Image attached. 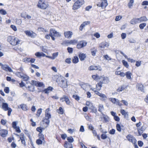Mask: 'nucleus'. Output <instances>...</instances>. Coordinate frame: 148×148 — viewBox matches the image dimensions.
I'll use <instances>...</instances> for the list:
<instances>
[{"instance_id": "obj_51", "label": "nucleus", "mask_w": 148, "mask_h": 148, "mask_svg": "<svg viewBox=\"0 0 148 148\" xmlns=\"http://www.w3.org/2000/svg\"><path fill=\"white\" fill-rule=\"evenodd\" d=\"M103 105L101 104L99 105L98 111L102 113V109H103Z\"/></svg>"}, {"instance_id": "obj_20", "label": "nucleus", "mask_w": 148, "mask_h": 148, "mask_svg": "<svg viewBox=\"0 0 148 148\" xmlns=\"http://www.w3.org/2000/svg\"><path fill=\"white\" fill-rule=\"evenodd\" d=\"M120 112L122 115L124 116L125 118H126L128 116V112H125L124 110L121 109L120 111Z\"/></svg>"}, {"instance_id": "obj_44", "label": "nucleus", "mask_w": 148, "mask_h": 148, "mask_svg": "<svg viewBox=\"0 0 148 148\" xmlns=\"http://www.w3.org/2000/svg\"><path fill=\"white\" fill-rule=\"evenodd\" d=\"M45 118L50 119L51 118V114L49 112H47V113H46L45 114Z\"/></svg>"}, {"instance_id": "obj_61", "label": "nucleus", "mask_w": 148, "mask_h": 148, "mask_svg": "<svg viewBox=\"0 0 148 148\" xmlns=\"http://www.w3.org/2000/svg\"><path fill=\"white\" fill-rule=\"evenodd\" d=\"M10 27L14 31H16L17 30L16 27L13 25H11L10 26Z\"/></svg>"}, {"instance_id": "obj_13", "label": "nucleus", "mask_w": 148, "mask_h": 148, "mask_svg": "<svg viewBox=\"0 0 148 148\" xmlns=\"http://www.w3.org/2000/svg\"><path fill=\"white\" fill-rule=\"evenodd\" d=\"M2 103V108L5 111H7L9 108H10L8 107V104L6 103H3V101Z\"/></svg>"}, {"instance_id": "obj_14", "label": "nucleus", "mask_w": 148, "mask_h": 148, "mask_svg": "<svg viewBox=\"0 0 148 148\" xmlns=\"http://www.w3.org/2000/svg\"><path fill=\"white\" fill-rule=\"evenodd\" d=\"M25 87L30 91L33 92L34 90V87L32 84H30L29 85L26 86Z\"/></svg>"}, {"instance_id": "obj_10", "label": "nucleus", "mask_w": 148, "mask_h": 148, "mask_svg": "<svg viewBox=\"0 0 148 148\" xmlns=\"http://www.w3.org/2000/svg\"><path fill=\"white\" fill-rule=\"evenodd\" d=\"M42 129L43 128L41 127H37L36 129V130L37 131L39 132V133L38 134L39 136H40V134H41L42 136L41 137H40L39 138H40L42 140L44 139V135H43L42 134Z\"/></svg>"}, {"instance_id": "obj_49", "label": "nucleus", "mask_w": 148, "mask_h": 148, "mask_svg": "<svg viewBox=\"0 0 148 148\" xmlns=\"http://www.w3.org/2000/svg\"><path fill=\"white\" fill-rule=\"evenodd\" d=\"M47 47L46 46H42V51L46 53L47 52Z\"/></svg>"}, {"instance_id": "obj_8", "label": "nucleus", "mask_w": 148, "mask_h": 148, "mask_svg": "<svg viewBox=\"0 0 148 148\" xmlns=\"http://www.w3.org/2000/svg\"><path fill=\"white\" fill-rule=\"evenodd\" d=\"M0 65L1 66L2 69L6 71H8L9 72H12V69L7 65H3L0 63Z\"/></svg>"}, {"instance_id": "obj_52", "label": "nucleus", "mask_w": 148, "mask_h": 148, "mask_svg": "<svg viewBox=\"0 0 148 148\" xmlns=\"http://www.w3.org/2000/svg\"><path fill=\"white\" fill-rule=\"evenodd\" d=\"M110 100L113 103H115L117 102V99L115 98H110Z\"/></svg>"}, {"instance_id": "obj_34", "label": "nucleus", "mask_w": 148, "mask_h": 148, "mask_svg": "<svg viewBox=\"0 0 148 148\" xmlns=\"http://www.w3.org/2000/svg\"><path fill=\"white\" fill-rule=\"evenodd\" d=\"M116 126L117 130L119 132H121V129L122 128H121L120 125L119 124L117 123L116 124Z\"/></svg>"}, {"instance_id": "obj_33", "label": "nucleus", "mask_w": 148, "mask_h": 148, "mask_svg": "<svg viewBox=\"0 0 148 148\" xmlns=\"http://www.w3.org/2000/svg\"><path fill=\"white\" fill-rule=\"evenodd\" d=\"M21 108L23 110L26 111L27 110V106L25 104H23L20 105Z\"/></svg>"}, {"instance_id": "obj_48", "label": "nucleus", "mask_w": 148, "mask_h": 148, "mask_svg": "<svg viewBox=\"0 0 148 148\" xmlns=\"http://www.w3.org/2000/svg\"><path fill=\"white\" fill-rule=\"evenodd\" d=\"M103 57L105 59L107 60H112V58H110L108 55H104Z\"/></svg>"}, {"instance_id": "obj_18", "label": "nucleus", "mask_w": 148, "mask_h": 148, "mask_svg": "<svg viewBox=\"0 0 148 148\" xmlns=\"http://www.w3.org/2000/svg\"><path fill=\"white\" fill-rule=\"evenodd\" d=\"M145 129V127L144 126H143L140 129H138V131L139 134L138 136H141L142 133L143 132V131H144Z\"/></svg>"}, {"instance_id": "obj_21", "label": "nucleus", "mask_w": 148, "mask_h": 148, "mask_svg": "<svg viewBox=\"0 0 148 148\" xmlns=\"http://www.w3.org/2000/svg\"><path fill=\"white\" fill-rule=\"evenodd\" d=\"M35 55L37 57H45V54L42 52H37L35 53Z\"/></svg>"}, {"instance_id": "obj_25", "label": "nucleus", "mask_w": 148, "mask_h": 148, "mask_svg": "<svg viewBox=\"0 0 148 148\" xmlns=\"http://www.w3.org/2000/svg\"><path fill=\"white\" fill-rule=\"evenodd\" d=\"M90 107H89V109L92 110V112L93 113H96L97 112V108L94 107L92 104H91Z\"/></svg>"}, {"instance_id": "obj_7", "label": "nucleus", "mask_w": 148, "mask_h": 148, "mask_svg": "<svg viewBox=\"0 0 148 148\" xmlns=\"http://www.w3.org/2000/svg\"><path fill=\"white\" fill-rule=\"evenodd\" d=\"M60 101L62 102L65 101L66 104L70 105L71 104V102L68 96L64 95L63 97L60 99Z\"/></svg>"}, {"instance_id": "obj_1", "label": "nucleus", "mask_w": 148, "mask_h": 148, "mask_svg": "<svg viewBox=\"0 0 148 148\" xmlns=\"http://www.w3.org/2000/svg\"><path fill=\"white\" fill-rule=\"evenodd\" d=\"M56 82L58 86L62 88H66L67 86V81L63 77L60 76L59 77L56 79Z\"/></svg>"}, {"instance_id": "obj_43", "label": "nucleus", "mask_w": 148, "mask_h": 148, "mask_svg": "<svg viewBox=\"0 0 148 148\" xmlns=\"http://www.w3.org/2000/svg\"><path fill=\"white\" fill-rule=\"evenodd\" d=\"M77 40H70V44L75 45L77 42Z\"/></svg>"}, {"instance_id": "obj_53", "label": "nucleus", "mask_w": 148, "mask_h": 148, "mask_svg": "<svg viewBox=\"0 0 148 148\" xmlns=\"http://www.w3.org/2000/svg\"><path fill=\"white\" fill-rule=\"evenodd\" d=\"M36 143L38 145H41L42 144V141L41 140L39 139L36 140Z\"/></svg>"}, {"instance_id": "obj_5", "label": "nucleus", "mask_w": 148, "mask_h": 148, "mask_svg": "<svg viewBox=\"0 0 148 148\" xmlns=\"http://www.w3.org/2000/svg\"><path fill=\"white\" fill-rule=\"evenodd\" d=\"M49 36L51 37L53 36H55L60 37L61 34L59 32H57L55 29H51L49 30V33L48 34Z\"/></svg>"}, {"instance_id": "obj_9", "label": "nucleus", "mask_w": 148, "mask_h": 148, "mask_svg": "<svg viewBox=\"0 0 148 148\" xmlns=\"http://www.w3.org/2000/svg\"><path fill=\"white\" fill-rule=\"evenodd\" d=\"M102 69L100 66L91 65L89 66L88 68L89 70H98L101 71Z\"/></svg>"}, {"instance_id": "obj_38", "label": "nucleus", "mask_w": 148, "mask_h": 148, "mask_svg": "<svg viewBox=\"0 0 148 148\" xmlns=\"http://www.w3.org/2000/svg\"><path fill=\"white\" fill-rule=\"evenodd\" d=\"M42 108H39L38 109L36 114V115L38 117L40 116V115L42 112Z\"/></svg>"}, {"instance_id": "obj_64", "label": "nucleus", "mask_w": 148, "mask_h": 148, "mask_svg": "<svg viewBox=\"0 0 148 148\" xmlns=\"http://www.w3.org/2000/svg\"><path fill=\"white\" fill-rule=\"evenodd\" d=\"M67 136L66 134H61V138L63 140H64L67 137Z\"/></svg>"}, {"instance_id": "obj_36", "label": "nucleus", "mask_w": 148, "mask_h": 148, "mask_svg": "<svg viewBox=\"0 0 148 148\" xmlns=\"http://www.w3.org/2000/svg\"><path fill=\"white\" fill-rule=\"evenodd\" d=\"M134 20V23H132L133 25L138 23H140V21L139 18H133Z\"/></svg>"}, {"instance_id": "obj_6", "label": "nucleus", "mask_w": 148, "mask_h": 148, "mask_svg": "<svg viewBox=\"0 0 148 148\" xmlns=\"http://www.w3.org/2000/svg\"><path fill=\"white\" fill-rule=\"evenodd\" d=\"M87 42L85 41L82 40L79 41L77 45V48L78 49H80L86 45Z\"/></svg>"}, {"instance_id": "obj_2", "label": "nucleus", "mask_w": 148, "mask_h": 148, "mask_svg": "<svg viewBox=\"0 0 148 148\" xmlns=\"http://www.w3.org/2000/svg\"><path fill=\"white\" fill-rule=\"evenodd\" d=\"M7 41L10 42L12 45H16L19 44L20 40L14 36H8L7 38Z\"/></svg>"}, {"instance_id": "obj_54", "label": "nucleus", "mask_w": 148, "mask_h": 148, "mask_svg": "<svg viewBox=\"0 0 148 148\" xmlns=\"http://www.w3.org/2000/svg\"><path fill=\"white\" fill-rule=\"evenodd\" d=\"M67 50L68 52L70 53H73V48H72L69 47L67 48Z\"/></svg>"}, {"instance_id": "obj_62", "label": "nucleus", "mask_w": 148, "mask_h": 148, "mask_svg": "<svg viewBox=\"0 0 148 148\" xmlns=\"http://www.w3.org/2000/svg\"><path fill=\"white\" fill-rule=\"evenodd\" d=\"M92 77L94 79H100V78H99V76L97 75H92Z\"/></svg>"}, {"instance_id": "obj_24", "label": "nucleus", "mask_w": 148, "mask_h": 148, "mask_svg": "<svg viewBox=\"0 0 148 148\" xmlns=\"http://www.w3.org/2000/svg\"><path fill=\"white\" fill-rule=\"evenodd\" d=\"M137 87L139 90L141 91L142 92H144L143 86L141 84H138V85H136Z\"/></svg>"}, {"instance_id": "obj_41", "label": "nucleus", "mask_w": 148, "mask_h": 148, "mask_svg": "<svg viewBox=\"0 0 148 148\" xmlns=\"http://www.w3.org/2000/svg\"><path fill=\"white\" fill-rule=\"evenodd\" d=\"M102 114L103 117L104 121L106 122H107L108 121V120L107 119L108 116L105 114H103L102 113Z\"/></svg>"}, {"instance_id": "obj_46", "label": "nucleus", "mask_w": 148, "mask_h": 148, "mask_svg": "<svg viewBox=\"0 0 148 148\" xmlns=\"http://www.w3.org/2000/svg\"><path fill=\"white\" fill-rule=\"evenodd\" d=\"M128 86H126L123 84L120 87L121 91H122L125 88H126Z\"/></svg>"}, {"instance_id": "obj_17", "label": "nucleus", "mask_w": 148, "mask_h": 148, "mask_svg": "<svg viewBox=\"0 0 148 148\" xmlns=\"http://www.w3.org/2000/svg\"><path fill=\"white\" fill-rule=\"evenodd\" d=\"M53 89L52 87L51 86L48 87L47 88L45 89L42 92H44L45 93L48 94Z\"/></svg>"}, {"instance_id": "obj_50", "label": "nucleus", "mask_w": 148, "mask_h": 148, "mask_svg": "<svg viewBox=\"0 0 148 148\" xmlns=\"http://www.w3.org/2000/svg\"><path fill=\"white\" fill-rule=\"evenodd\" d=\"M16 74L18 77L21 78L22 75H23V73L19 72H17Z\"/></svg>"}, {"instance_id": "obj_60", "label": "nucleus", "mask_w": 148, "mask_h": 148, "mask_svg": "<svg viewBox=\"0 0 148 148\" xmlns=\"http://www.w3.org/2000/svg\"><path fill=\"white\" fill-rule=\"evenodd\" d=\"M4 92L6 93H8L9 92V88L8 87H5L4 89Z\"/></svg>"}, {"instance_id": "obj_58", "label": "nucleus", "mask_w": 148, "mask_h": 148, "mask_svg": "<svg viewBox=\"0 0 148 148\" xmlns=\"http://www.w3.org/2000/svg\"><path fill=\"white\" fill-rule=\"evenodd\" d=\"M138 145L140 147H142L143 145V142L141 140H139L138 142Z\"/></svg>"}, {"instance_id": "obj_31", "label": "nucleus", "mask_w": 148, "mask_h": 148, "mask_svg": "<svg viewBox=\"0 0 148 148\" xmlns=\"http://www.w3.org/2000/svg\"><path fill=\"white\" fill-rule=\"evenodd\" d=\"M49 119H48L47 118H45V117L43 118V119L42 120V121L43 122H44L46 124L49 125L50 122V120H49Z\"/></svg>"}, {"instance_id": "obj_19", "label": "nucleus", "mask_w": 148, "mask_h": 148, "mask_svg": "<svg viewBox=\"0 0 148 148\" xmlns=\"http://www.w3.org/2000/svg\"><path fill=\"white\" fill-rule=\"evenodd\" d=\"M64 147L65 148H73L72 144L69 143L67 141H65L64 143Z\"/></svg>"}, {"instance_id": "obj_11", "label": "nucleus", "mask_w": 148, "mask_h": 148, "mask_svg": "<svg viewBox=\"0 0 148 148\" xmlns=\"http://www.w3.org/2000/svg\"><path fill=\"white\" fill-rule=\"evenodd\" d=\"M64 34L65 37L68 39L71 38L73 34V32L71 31L66 32Z\"/></svg>"}, {"instance_id": "obj_37", "label": "nucleus", "mask_w": 148, "mask_h": 148, "mask_svg": "<svg viewBox=\"0 0 148 148\" xmlns=\"http://www.w3.org/2000/svg\"><path fill=\"white\" fill-rule=\"evenodd\" d=\"M146 25V24L145 23H143L140 24L139 25V27L140 29H143L144 27Z\"/></svg>"}, {"instance_id": "obj_12", "label": "nucleus", "mask_w": 148, "mask_h": 148, "mask_svg": "<svg viewBox=\"0 0 148 148\" xmlns=\"http://www.w3.org/2000/svg\"><path fill=\"white\" fill-rule=\"evenodd\" d=\"M8 131L6 130L2 129L0 130V135L3 137H5L7 136Z\"/></svg>"}, {"instance_id": "obj_22", "label": "nucleus", "mask_w": 148, "mask_h": 148, "mask_svg": "<svg viewBox=\"0 0 148 148\" xmlns=\"http://www.w3.org/2000/svg\"><path fill=\"white\" fill-rule=\"evenodd\" d=\"M109 46L108 43L105 42H102L101 44L100 47L101 48H105V47H108Z\"/></svg>"}, {"instance_id": "obj_16", "label": "nucleus", "mask_w": 148, "mask_h": 148, "mask_svg": "<svg viewBox=\"0 0 148 148\" xmlns=\"http://www.w3.org/2000/svg\"><path fill=\"white\" fill-rule=\"evenodd\" d=\"M78 56L81 61L84 60L86 58V54L84 53H80L79 54Z\"/></svg>"}, {"instance_id": "obj_63", "label": "nucleus", "mask_w": 148, "mask_h": 148, "mask_svg": "<svg viewBox=\"0 0 148 148\" xmlns=\"http://www.w3.org/2000/svg\"><path fill=\"white\" fill-rule=\"evenodd\" d=\"M44 85V84L43 82H38L37 86L38 87H42Z\"/></svg>"}, {"instance_id": "obj_35", "label": "nucleus", "mask_w": 148, "mask_h": 148, "mask_svg": "<svg viewBox=\"0 0 148 148\" xmlns=\"http://www.w3.org/2000/svg\"><path fill=\"white\" fill-rule=\"evenodd\" d=\"M122 62L123 65L125 66L127 68H128V67L129 65L127 61H125V60H122Z\"/></svg>"}, {"instance_id": "obj_32", "label": "nucleus", "mask_w": 148, "mask_h": 148, "mask_svg": "<svg viewBox=\"0 0 148 148\" xmlns=\"http://www.w3.org/2000/svg\"><path fill=\"white\" fill-rule=\"evenodd\" d=\"M67 140L68 141V142L71 143L74 141V139L73 137L71 136L68 137L67 138Z\"/></svg>"}, {"instance_id": "obj_4", "label": "nucleus", "mask_w": 148, "mask_h": 148, "mask_svg": "<svg viewBox=\"0 0 148 148\" xmlns=\"http://www.w3.org/2000/svg\"><path fill=\"white\" fill-rule=\"evenodd\" d=\"M48 4L44 1L40 0L39 1L37 5L38 7L42 9H45L47 7Z\"/></svg>"}, {"instance_id": "obj_30", "label": "nucleus", "mask_w": 148, "mask_h": 148, "mask_svg": "<svg viewBox=\"0 0 148 148\" xmlns=\"http://www.w3.org/2000/svg\"><path fill=\"white\" fill-rule=\"evenodd\" d=\"M134 138L133 136L130 134H129L126 136L127 138L130 142L132 140H133Z\"/></svg>"}, {"instance_id": "obj_23", "label": "nucleus", "mask_w": 148, "mask_h": 148, "mask_svg": "<svg viewBox=\"0 0 148 148\" xmlns=\"http://www.w3.org/2000/svg\"><path fill=\"white\" fill-rule=\"evenodd\" d=\"M132 75V73L129 71L126 72L125 73V75L126 76V78L128 79H132L131 76Z\"/></svg>"}, {"instance_id": "obj_59", "label": "nucleus", "mask_w": 148, "mask_h": 148, "mask_svg": "<svg viewBox=\"0 0 148 148\" xmlns=\"http://www.w3.org/2000/svg\"><path fill=\"white\" fill-rule=\"evenodd\" d=\"M115 129H112L111 130H110L109 132V133L110 134L112 135H114L115 134Z\"/></svg>"}, {"instance_id": "obj_45", "label": "nucleus", "mask_w": 148, "mask_h": 148, "mask_svg": "<svg viewBox=\"0 0 148 148\" xmlns=\"http://www.w3.org/2000/svg\"><path fill=\"white\" fill-rule=\"evenodd\" d=\"M0 13L3 15H5L7 14L6 11L3 9L0 10Z\"/></svg>"}, {"instance_id": "obj_3", "label": "nucleus", "mask_w": 148, "mask_h": 148, "mask_svg": "<svg viewBox=\"0 0 148 148\" xmlns=\"http://www.w3.org/2000/svg\"><path fill=\"white\" fill-rule=\"evenodd\" d=\"M84 0H78L75 2L73 6V9L76 10L80 8L84 3Z\"/></svg>"}, {"instance_id": "obj_29", "label": "nucleus", "mask_w": 148, "mask_h": 148, "mask_svg": "<svg viewBox=\"0 0 148 148\" xmlns=\"http://www.w3.org/2000/svg\"><path fill=\"white\" fill-rule=\"evenodd\" d=\"M57 112L59 114H62L64 113L63 109L61 107H60L59 108V109L57 110Z\"/></svg>"}, {"instance_id": "obj_28", "label": "nucleus", "mask_w": 148, "mask_h": 148, "mask_svg": "<svg viewBox=\"0 0 148 148\" xmlns=\"http://www.w3.org/2000/svg\"><path fill=\"white\" fill-rule=\"evenodd\" d=\"M79 62V58L77 56H74L72 60V62L74 64H76Z\"/></svg>"}, {"instance_id": "obj_57", "label": "nucleus", "mask_w": 148, "mask_h": 148, "mask_svg": "<svg viewBox=\"0 0 148 148\" xmlns=\"http://www.w3.org/2000/svg\"><path fill=\"white\" fill-rule=\"evenodd\" d=\"M101 138L102 139L104 140L106 139L107 138V136L106 134H102L101 135Z\"/></svg>"}, {"instance_id": "obj_47", "label": "nucleus", "mask_w": 148, "mask_h": 148, "mask_svg": "<svg viewBox=\"0 0 148 148\" xmlns=\"http://www.w3.org/2000/svg\"><path fill=\"white\" fill-rule=\"evenodd\" d=\"M58 55V52H56L53 53L52 54V59L54 60L57 56Z\"/></svg>"}, {"instance_id": "obj_27", "label": "nucleus", "mask_w": 148, "mask_h": 148, "mask_svg": "<svg viewBox=\"0 0 148 148\" xmlns=\"http://www.w3.org/2000/svg\"><path fill=\"white\" fill-rule=\"evenodd\" d=\"M102 82L103 84H107L109 82L108 78L107 77H103Z\"/></svg>"}, {"instance_id": "obj_26", "label": "nucleus", "mask_w": 148, "mask_h": 148, "mask_svg": "<svg viewBox=\"0 0 148 148\" xmlns=\"http://www.w3.org/2000/svg\"><path fill=\"white\" fill-rule=\"evenodd\" d=\"M139 19L140 23L146 21L148 20L147 18L145 16H141L140 18H139Z\"/></svg>"}, {"instance_id": "obj_39", "label": "nucleus", "mask_w": 148, "mask_h": 148, "mask_svg": "<svg viewBox=\"0 0 148 148\" xmlns=\"http://www.w3.org/2000/svg\"><path fill=\"white\" fill-rule=\"evenodd\" d=\"M72 97L75 99L76 100L78 101L79 100L80 97L77 95H73L72 96Z\"/></svg>"}, {"instance_id": "obj_40", "label": "nucleus", "mask_w": 148, "mask_h": 148, "mask_svg": "<svg viewBox=\"0 0 148 148\" xmlns=\"http://www.w3.org/2000/svg\"><path fill=\"white\" fill-rule=\"evenodd\" d=\"M134 2V0H130V2L128 3V6L130 8H131V7L133 6V3Z\"/></svg>"}, {"instance_id": "obj_42", "label": "nucleus", "mask_w": 148, "mask_h": 148, "mask_svg": "<svg viewBox=\"0 0 148 148\" xmlns=\"http://www.w3.org/2000/svg\"><path fill=\"white\" fill-rule=\"evenodd\" d=\"M91 53L92 55L93 56H94L96 55V54L97 51V50L96 49H95L94 50L93 49H91Z\"/></svg>"}, {"instance_id": "obj_55", "label": "nucleus", "mask_w": 148, "mask_h": 148, "mask_svg": "<svg viewBox=\"0 0 148 148\" xmlns=\"http://www.w3.org/2000/svg\"><path fill=\"white\" fill-rule=\"evenodd\" d=\"M25 33L27 35L29 36H31L32 35V33H31L30 31L28 30L25 31Z\"/></svg>"}, {"instance_id": "obj_56", "label": "nucleus", "mask_w": 148, "mask_h": 148, "mask_svg": "<svg viewBox=\"0 0 148 148\" xmlns=\"http://www.w3.org/2000/svg\"><path fill=\"white\" fill-rule=\"evenodd\" d=\"M103 84L102 83V82L101 81H100L99 82V83H98L96 85V87H99L100 88H101L102 86V84Z\"/></svg>"}, {"instance_id": "obj_15", "label": "nucleus", "mask_w": 148, "mask_h": 148, "mask_svg": "<svg viewBox=\"0 0 148 148\" xmlns=\"http://www.w3.org/2000/svg\"><path fill=\"white\" fill-rule=\"evenodd\" d=\"M108 4L107 0H103L99 5V4H98L97 5L103 8H105L108 5Z\"/></svg>"}]
</instances>
